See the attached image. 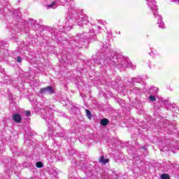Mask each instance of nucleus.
I'll list each match as a JSON object with an SVG mask.
<instances>
[{"label": "nucleus", "mask_w": 179, "mask_h": 179, "mask_svg": "<svg viewBox=\"0 0 179 179\" xmlns=\"http://www.w3.org/2000/svg\"><path fill=\"white\" fill-rule=\"evenodd\" d=\"M111 57L113 59L115 58V52L108 48V45L104 43L101 48V52H97L96 55H92V59H94V62L97 65H101L103 64L105 68H107V65H109L112 68L117 66L120 72L125 71L127 68H131L133 71L136 69V66H134L129 59H126L124 62L122 61L120 64H117L115 61L111 59Z\"/></svg>", "instance_id": "f257e3e1"}, {"label": "nucleus", "mask_w": 179, "mask_h": 179, "mask_svg": "<svg viewBox=\"0 0 179 179\" xmlns=\"http://www.w3.org/2000/svg\"><path fill=\"white\" fill-rule=\"evenodd\" d=\"M89 31V34L83 33L72 38L69 42L70 50L78 51L85 45V42L87 40H97V35L94 34V29L91 28Z\"/></svg>", "instance_id": "f03ea898"}, {"label": "nucleus", "mask_w": 179, "mask_h": 179, "mask_svg": "<svg viewBox=\"0 0 179 179\" xmlns=\"http://www.w3.org/2000/svg\"><path fill=\"white\" fill-rule=\"evenodd\" d=\"M75 23H77L78 26H83L87 24L89 21L87 20V16L82 13H75V7H72L71 10L69 8V14L66 19V26L72 27L75 26Z\"/></svg>", "instance_id": "7ed1b4c3"}, {"label": "nucleus", "mask_w": 179, "mask_h": 179, "mask_svg": "<svg viewBox=\"0 0 179 179\" xmlns=\"http://www.w3.org/2000/svg\"><path fill=\"white\" fill-rule=\"evenodd\" d=\"M41 94H54L55 90L52 86H48L46 87L41 88L40 90Z\"/></svg>", "instance_id": "20e7f679"}, {"label": "nucleus", "mask_w": 179, "mask_h": 179, "mask_svg": "<svg viewBox=\"0 0 179 179\" xmlns=\"http://www.w3.org/2000/svg\"><path fill=\"white\" fill-rule=\"evenodd\" d=\"M154 13V16H155V17L158 18V22H157V24H159V27L160 29H165L166 27H164V22H163V17H162V16L159 15V13H157V10H155L154 11H152Z\"/></svg>", "instance_id": "39448f33"}, {"label": "nucleus", "mask_w": 179, "mask_h": 179, "mask_svg": "<svg viewBox=\"0 0 179 179\" xmlns=\"http://www.w3.org/2000/svg\"><path fill=\"white\" fill-rule=\"evenodd\" d=\"M156 3V1L155 0H147V4L152 12H155V10H158Z\"/></svg>", "instance_id": "423d86ee"}, {"label": "nucleus", "mask_w": 179, "mask_h": 179, "mask_svg": "<svg viewBox=\"0 0 179 179\" xmlns=\"http://www.w3.org/2000/svg\"><path fill=\"white\" fill-rule=\"evenodd\" d=\"M62 61H64V62H66L67 64H72V54H66L65 55H63L62 57Z\"/></svg>", "instance_id": "0eeeda50"}, {"label": "nucleus", "mask_w": 179, "mask_h": 179, "mask_svg": "<svg viewBox=\"0 0 179 179\" xmlns=\"http://www.w3.org/2000/svg\"><path fill=\"white\" fill-rule=\"evenodd\" d=\"M13 120L15 122L20 124L22 122V116L18 113H15L13 115Z\"/></svg>", "instance_id": "6e6552de"}, {"label": "nucleus", "mask_w": 179, "mask_h": 179, "mask_svg": "<svg viewBox=\"0 0 179 179\" xmlns=\"http://www.w3.org/2000/svg\"><path fill=\"white\" fill-rule=\"evenodd\" d=\"M43 118L48 122V124H51V122H52V115L50 113H46V114L43 115Z\"/></svg>", "instance_id": "1a4fd4ad"}, {"label": "nucleus", "mask_w": 179, "mask_h": 179, "mask_svg": "<svg viewBox=\"0 0 179 179\" xmlns=\"http://www.w3.org/2000/svg\"><path fill=\"white\" fill-rule=\"evenodd\" d=\"M164 132H166L169 135H173V134H176V127H164Z\"/></svg>", "instance_id": "9d476101"}, {"label": "nucleus", "mask_w": 179, "mask_h": 179, "mask_svg": "<svg viewBox=\"0 0 179 179\" xmlns=\"http://www.w3.org/2000/svg\"><path fill=\"white\" fill-rule=\"evenodd\" d=\"M61 131L58 132L56 134V136H58L59 138H64V139H66V131H65V129L61 128Z\"/></svg>", "instance_id": "9b49d317"}, {"label": "nucleus", "mask_w": 179, "mask_h": 179, "mask_svg": "<svg viewBox=\"0 0 179 179\" xmlns=\"http://www.w3.org/2000/svg\"><path fill=\"white\" fill-rule=\"evenodd\" d=\"M161 103H162V104H164L166 108H169V110H171V108H170V104L171 103L169 102L168 99H162Z\"/></svg>", "instance_id": "f8f14e48"}, {"label": "nucleus", "mask_w": 179, "mask_h": 179, "mask_svg": "<svg viewBox=\"0 0 179 179\" xmlns=\"http://www.w3.org/2000/svg\"><path fill=\"white\" fill-rule=\"evenodd\" d=\"M110 162V159L104 158V156H101L99 158V162L102 163V164H107Z\"/></svg>", "instance_id": "ddd939ff"}, {"label": "nucleus", "mask_w": 179, "mask_h": 179, "mask_svg": "<svg viewBox=\"0 0 179 179\" xmlns=\"http://www.w3.org/2000/svg\"><path fill=\"white\" fill-rule=\"evenodd\" d=\"M59 30L57 28H53L51 30V35L53 36V37H57L58 36V32Z\"/></svg>", "instance_id": "4468645a"}, {"label": "nucleus", "mask_w": 179, "mask_h": 179, "mask_svg": "<svg viewBox=\"0 0 179 179\" xmlns=\"http://www.w3.org/2000/svg\"><path fill=\"white\" fill-rule=\"evenodd\" d=\"M140 82H141V78H133L130 80V83L131 86L134 85V83H140Z\"/></svg>", "instance_id": "2eb2a0df"}, {"label": "nucleus", "mask_w": 179, "mask_h": 179, "mask_svg": "<svg viewBox=\"0 0 179 179\" xmlns=\"http://www.w3.org/2000/svg\"><path fill=\"white\" fill-rule=\"evenodd\" d=\"M108 122H110L108 119H106V118L102 119L101 120V125H103V127H106V125H108Z\"/></svg>", "instance_id": "dca6fc26"}, {"label": "nucleus", "mask_w": 179, "mask_h": 179, "mask_svg": "<svg viewBox=\"0 0 179 179\" xmlns=\"http://www.w3.org/2000/svg\"><path fill=\"white\" fill-rule=\"evenodd\" d=\"M47 8H48V9H50L51 8H52V9H56V8H57V3H55V1H53L52 3L48 4L47 5Z\"/></svg>", "instance_id": "f3484780"}, {"label": "nucleus", "mask_w": 179, "mask_h": 179, "mask_svg": "<svg viewBox=\"0 0 179 179\" xmlns=\"http://www.w3.org/2000/svg\"><path fill=\"white\" fill-rule=\"evenodd\" d=\"M13 17H19L20 16V11L19 10H14Z\"/></svg>", "instance_id": "a211bd4d"}, {"label": "nucleus", "mask_w": 179, "mask_h": 179, "mask_svg": "<svg viewBox=\"0 0 179 179\" xmlns=\"http://www.w3.org/2000/svg\"><path fill=\"white\" fill-rule=\"evenodd\" d=\"M131 90H132L134 93H136V94H138V93H139L141 92V89L136 87H131Z\"/></svg>", "instance_id": "6ab92c4d"}, {"label": "nucleus", "mask_w": 179, "mask_h": 179, "mask_svg": "<svg viewBox=\"0 0 179 179\" xmlns=\"http://www.w3.org/2000/svg\"><path fill=\"white\" fill-rule=\"evenodd\" d=\"M85 113H86V115H87V118H89L90 120H91V119H92V112H90V111L89 110V109H86V110H85Z\"/></svg>", "instance_id": "aec40b11"}, {"label": "nucleus", "mask_w": 179, "mask_h": 179, "mask_svg": "<svg viewBox=\"0 0 179 179\" xmlns=\"http://www.w3.org/2000/svg\"><path fill=\"white\" fill-rule=\"evenodd\" d=\"M36 166L38 169H43L44 167V164L41 162H36Z\"/></svg>", "instance_id": "412c9836"}, {"label": "nucleus", "mask_w": 179, "mask_h": 179, "mask_svg": "<svg viewBox=\"0 0 179 179\" xmlns=\"http://www.w3.org/2000/svg\"><path fill=\"white\" fill-rule=\"evenodd\" d=\"M161 178L162 179H170V176L167 173H163L161 175Z\"/></svg>", "instance_id": "4be33fe9"}, {"label": "nucleus", "mask_w": 179, "mask_h": 179, "mask_svg": "<svg viewBox=\"0 0 179 179\" xmlns=\"http://www.w3.org/2000/svg\"><path fill=\"white\" fill-rule=\"evenodd\" d=\"M140 150H141L142 153L146 154V147L145 145L141 146Z\"/></svg>", "instance_id": "5701e85b"}, {"label": "nucleus", "mask_w": 179, "mask_h": 179, "mask_svg": "<svg viewBox=\"0 0 179 179\" xmlns=\"http://www.w3.org/2000/svg\"><path fill=\"white\" fill-rule=\"evenodd\" d=\"M148 99L150 100V101H156V97L153 95H150Z\"/></svg>", "instance_id": "b1692460"}, {"label": "nucleus", "mask_w": 179, "mask_h": 179, "mask_svg": "<svg viewBox=\"0 0 179 179\" xmlns=\"http://www.w3.org/2000/svg\"><path fill=\"white\" fill-rule=\"evenodd\" d=\"M29 23L31 24V26H34V24H36V21L33 19H29Z\"/></svg>", "instance_id": "393cba45"}, {"label": "nucleus", "mask_w": 179, "mask_h": 179, "mask_svg": "<svg viewBox=\"0 0 179 179\" xmlns=\"http://www.w3.org/2000/svg\"><path fill=\"white\" fill-rule=\"evenodd\" d=\"M16 62H18V64H20L22 62V57H20V56H17Z\"/></svg>", "instance_id": "a878e982"}, {"label": "nucleus", "mask_w": 179, "mask_h": 179, "mask_svg": "<svg viewBox=\"0 0 179 179\" xmlns=\"http://www.w3.org/2000/svg\"><path fill=\"white\" fill-rule=\"evenodd\" d=\"M24 113H25V115H26L27 117H30V114H31L30 110H27V111H25Z\"/></svg>", "instance_id": "bb28decb"}, {"label": "nucleus", "mask_w": 179, "mask_h": 179, "mask_svg": "<svg viewBox=\"0 0 179 179\" xmlns=\"http://www.w3.org/2000/svg\"><path fill=\"white\" fill-rule=\"evenodd\" d=\"M171 107V108H176V103H171L170 104V108Z\"/></svg>", "instance_id": "cd10ccee"}, {"label": "nucleus", "mask_w": 179, "mask_h": 179, "mask_svg": "<svg viewBox=\"0 0 179 179\" xmlns=\"http://www.w3.org/2000/svg\"><path fill=\"white\" fill-rule=\"evenodd\" d=\"M146 90H150L152 89H155V86H150V87H148V88H145Z\"/></svg>", "instance_id": "c85d7f7f"}, {"label": "nucleus", "mask_w": 179, "mask_h": 179, "mask_svg": "<svg viewBox=\"0 0 179 179\" xmlns=\"http://www.w3.org/2000/svg\"><path fill=\"white\" fill-rule=\"evenodd\" d=\"M150 55L151 57H153V55H155V53H153V51H151V52H150Z\"/></svg>", "instance_id": "c756f323"}, {"label": "nucleus", "mask_w": 179, "mask_h": 179, "mask_svg": "<svg viewBox=\"0 0 179 179\" xmlns=\"http://www.w3.org/2000/svg\"><path fill=\"white\" fill-rule=\"evenodd\" d=\"M2 12H3V8L0 7V13H2Z\"/></svg>", "instance_id": "7c9ffc66"}, {"label": "nucleus", "mask_w": 179, "mask_h": 179, "mask_svg": "<svg viewBox=\"0 0 179 179\" xmlns=\"http://www.w3.org/2000/svg\"><path fill=\"white\" fill-rule=\"evenodd\" d=\"M57 127H58L59 128H61V124H57Z\"/></svg>", "instance_id": "2f4dec72"}, {"label": "nucleus", "mask_w": 179, "mask_h": 179, "mask_svg": "<svg viewBox=\"0 0 179 179\" xmlns=\"http://www.w3.org/2000/svg\"><path fill=\"white\" fill-rule=\"evenodd\" d=\"M66 139H67V141H69V138H67Z\"/></svg>", "instance_id": "473e14b6"}, {"label": "nucleus", "mask_w": 179, "mask_h": 179, "mask_svg": "<svg viewBox=\"0 0 179 179\" xmlns=\"http://www.w3.org/2000/svg\"><path fill=\"white\" fill-rule=\"evenodd\" d=\"M138 159H141L139 157H137Z\"/></svg>", "instance_id": "72a5a7b5"}, {"label": "nucleus", "mask_w": 179, "mask_h": 179, "mask_svg": "<svg viewBox=\"0 0 179 179\" xmlns=\"http://www.w3.org/2000/svg\"><path fill=\"white\" fill-rule=\"evenodd\" d=\"M177 149L179 150V148L178 147Z\"/></svg>", "instance_id": "f704fd0d"}, {"label": "nucleus", "mask_w": 179, "mask_h": 179, "mask_svg": "<svg viewBox=\"0 0 179 179\" xmlns=\"http://www.w3.org/2000/svg\"><path fill=\"white\" fill-rule=\"evenodd\" d=\"M115 178L117 179L118 178L116 177Z\"/></svg>", "instance_id": "c9c22d12"}, {"label": "nucleus", "mask_w": 179, "mask_h": 179, "mask_svg": "<svg viewBox=\"0 0 179 179\" xmlns=\"http://www.w3.org/2000/svg\"><path fill=\"white\" fill-rule=\"evenodd\" d=\"M70 1H73V0H70Z\"/></svg>", "instance_id": "e433bc0d"}, {"label": "nucleus", "mask_w": 179, "mask_h": 179, "mask_svg": "<svg viewBox=\"0 0 179 179\" xmlns=\"http://www.w3.org/2000/svg\"><path fill=\"white\" fill-rule=\"evenodd\" d=\"M178 2H179V0H178Z\"/></svg>", "instance_id": "4c0bfd02"}]
</instances>
